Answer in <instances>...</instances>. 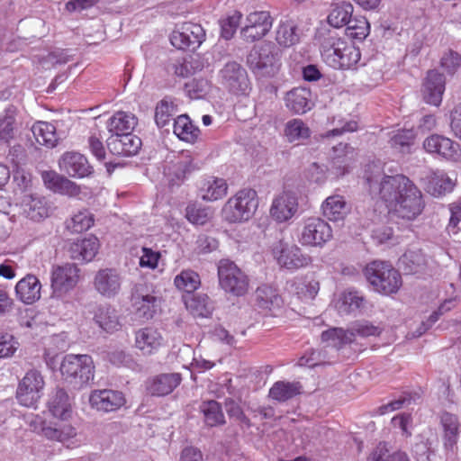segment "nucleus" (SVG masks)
Masks as SVG:
<instances>
[{
  "instance_id": "obj_23",
  "label": "nucleus",
  "mask_w": 461,
  "mask_h": 461,
  "mask_svg": "<svg viewBox=\"0 0 461 461\" xmlns=\"http://www.w3.org/2000/svg\"><path fill=\"white\" fill-rule=\"evenodd\" d=\"M59 167L72 177H85L92 173L86 158L78 152H66L59 160Z\"/></svg>"
},
{
  "instance_id": "obj_8",
  "label": "nucleus",
  "mask_w": 461,
  "mask_h": 461,
  "mask_svg": "<svg viewBox=\"0 0 461 461\" xmlns=\"http://www.w3.org/2000/svg\"><path fill=\"white\" fill-rule=\"evenodd\" d=\"M218 278L221 288L233 296H243L249 291L248 276L229 259H222L219 262Z\"/></svg>"
},
{
  "instance_id": "obj_40",
  "label": "nucleus",
  "mask_w": 461,
  "mask_h": 461,
  "mask_svg": "<svg viewBox=\"0 0 461 461\" xmlns=\"http://www.w3.org/2000/svg\"><path fill=\"white\" fill-rule=\"evenodd\" d=\"M354 12V6L349 2H339L331 5L328 15V23L334 28L347 26Z\"/></svg>"
},
{
  "instance_id": "obj_41",
  "label": "nucleus",
  "mask_w": 461,
  "mask_h": 461,
  "mask_svg": "<svg viewBox=\"0 0 461 461\" xmlns=\"http://www.w3.org/2000/svg\"><path fill=\"white\" fill-rule=\"evenodd\" d=\"M299 382L277 381L269 390V397L277 402H286L301 393Z\"/></svg>"
},
{
  "instance_id": "obj_29",
  "label": "nucleus",
  "mask_w": 461,
  "mask_h": 461,
  "mask_svg": "<svg viewBox=\"0 0 461 461\" xmlns=\"http://www.w3.org/2000/svg\"><path fill=\"white\" fill-rule=\"evenodd\" d=\"M199 192L203 200L214 202L226 196L228 184L223 178L210 176L201 181Z\"/></svg>"
},
{
  "instance_id": "obj_33",
  "label": "nucleus",
  "mask_w": 461,
  "mask_h": 461,
  "mask_svg": "<svg viewBox=\"0 0 461 461\" xmlns=\"http://www.w3.org/2000/svg\"><path fill=\"white\" fill-rule=\"evenodd\" d=\"M354 161L355 150L349 145L339 143L333 148L331 170L336 176H344L348 173Z\"/></svg>"
},
{
  "instance_id": "obj_25",
  "label": "nucleus",
  "mask_w": 461,
  "mask_h": 461,
  "mask_svg": "<svg viewBox=\"0 0 461 461\" xmlns=\"http://www.w3.org/2000/svg\"><path fill=\"white\" fill-rule=\"evenodd\" d=\"M41 284L36 276L28 274L17 282L15 294L17 298L25 304H32L40 300Z\"/></svg>"
},
{
  "instance_id": "obj_17",
  "label": "nucleus",
  "mask_w": 461,
  "mask_h": 461,
  "mask_svg": "<svg viewBox=\"0 0 461 461\" xmlns=\"http://www.w3.org/2000/svg\"><path fill=\"white\" fill-rule=\"evenodd\" d=\"M205 32L200 24L184 23L176 25L170 36L172 45L179 50H195L204 41Z\"/></svg>"
},
{
  "instance_id": "obj_27",
  "label": "nucleus",
  "mask_w": 461,
  "mask_h": 461,
  "mask_svg": "<svg viewBox=\"0 0 461 461\" xmlns=\"http://www.w3.org/2000/svg\"><path fill=\"white\" fill-rule=\"evenodd\" d=\"M41 178L45 186L55 193L69 196H76L79 194V187L76 183L55 171H43Z\"/></svg>"
},
{
  "instance_id": "obj_51",
  "label": "nucleus",
  "mask_w": 461,
  "mask_h": 461,
  "mask_svg": "<svg viewBox=\"0 0 461 461\" xmlns=\"http://www.w3.org/2000/svg\"><path fill=\"white\" fill-rule=\"evenodd\" d=\"M16 126L15 108L10 106L5 110V114L0 117V140L8 142L14 137Z\"/></svg>"
},
{
  "instance_id": "obj_18",
  "label": "nucleus",
  "mask_w": 461,
  "mask_h": 461,
  "mask_svg": "<svg viewBox=\"0 0 461 461\" xmlns=\"http://www.w3.org/2000/svg\"><path fill=\"white\" fill-rule=\"evenodd\" d=\"M122 276L114 268L99 270L94 278V287L102 296L113 298L122 289Z\"/></svg>"
},
{
  "instance_id": "obj_60",
  "label": "nucleus",
  "mask_w": 461,
  "mask_h": 461,
  "mask_svg": "<svg viewBox=\"0 0 461 461\" xmlns=\"http://www.w3.org/2000/svg\"><path fill=\"white\" fill-rule=\"evenodd\" d=\"M387 450L381 444L372 452L367 461H410L407 455L402 452H396L386 456Z\"/></svg>"
},
{
  "instance_id": "obj_61",
  "label": "nucleus",
  "mask_w": 461,
  "mask_h": 461,
  "mask_svg": "<svg viewBox=\"0 0 461 461\" xmlns=\"http://www.w3.org/2000/svg\"><path fill=\"white\" fill-rule=\"evenodd\" d=\"M185 217L191 223L195 225H203L209 219L207 210L195 204H190L186 207Z\"/></svg>"
},
{
  "instance_id": "obj_6",
  "label": "nucleus",
  "mask_w": 461,
  "mask_h": 461,
  "mask_svg": "<svg viewBox=\"0 0 461 461\" xmlns=\"http://www.w3.org/2000/svg\"><path fill=\"white\" fill-rule=\"evenodd\" d=\"M365 276L373 289L384 295L398 292L402 286L400 273L388 262L375 260L365 268Z\"/></svg>"
},
{
  "instance_id": "obj_13",
  "label": "nucleus",
  "mask_w": 461,
  "mask_h": 461,
  "mask_svg": "<svg viewBox=\"0 0 461 461\" xmlns=\"http://www.w3.org/2000/svg\"><path fill=\"white\" fill-rule=\"evenodd\" d=\"M272 255L278 265L288 270L305 267L312 263V258L304 254L296 245H289L279 240L272 246Z\"/></svg>"
},
{
  "instance_id": "obj_55",
  "label": "nucleus",
  "mask_w": 461,
  "mask_h": 461,
  "mask_svg": "<svg viewBox=\"0 0 461 461\" xmlns=\"http://www.w3.org/2000/svg\"><path fill=\"white\" fill-rule=\"evenodd\" d=\"M414 140V133L411 130H398L389 140L392 149L397 152L405 153L410 149Z\"/></svg>"
},
{
  "instance_id": "obj_59",
  "label": "nucleus",
  "mask_w": 461,
  "mask_h": 461,
  "mask_svg": "<svg viewBox=\"0 0 461 461\" xmlns=\"http://www.w3.org/2000/svg\"><path fill=\"white\" fill-rule=\"evenodd\" d=\"M326 363V354L322 350L312 349L306 352L299 360L300 366L315 367Z\"/></svg>"
},
{
  "instance_id": "obj_10",
  "label": "nucleus",
  "mask_w": 461,
  "mask_h": 461,
  "mask_svg": "<svg viewBox=\"0 0 461 461\" xmlns=\"http://www.w3.org/2000/svg\"><path fill=\"white\" fill-rule=\"evenodd\" d=\"M331 238L330 225L320 217L305 219L298 234V241L304 247H322Z\"/></svg>"
},
{
  "instance_id": "obj_19",
  "label": "nucleus",
  "mask_w": 461,
  "mask_h": 461,
  "mask_svg": "<svg viewBox=\"0 0 461 461\" xmlns=\"http://www.w3.org/2000/svg\"><path fill=\"white\" fill-rule=\"evenodd\" d=\"M89 402L92 407L97 411L110 412L123 406L126 400L122 392L104 389L92 392Z\"/></svg>"
},
{
  "instance_id": "obj_39",
  "label": "nucleus",
  "mask_w": 461,
  "mask_h": 461,
  "mask_svg": "<svg viewBox=\"0 0 461 461\" xmlns=\"http://www.w3.org/2000/svg\"><path fill=\"white\" fill-rule=\"evenodd\" d=\"M454 188V182L443 171H434L428 176L426 189L433 196H441L450 193Z\"/></svg>"
},
{
  "instance_id": "obj_7",
  "label": "nucleus",
  "mask_w": 461,
  "mask_h": 461,
  "mask_svg": "<svg viewBox=\"0 0 461 461\" xmlns=\"http://www.w3.org/2000/svg\"><path fill=\"white\" fill-rule=\"evenodd\" d=\"M94 362L88 355H67L60 365L63 378L75 388L94 379Z\"/></svg>"
},
{
  "instance_id": "obj_2",
  "label": "nucleus",
  "mask_w": 461,
  "mask_h": 461,
  "mask_svg": "<svg viewBox=\"0 0 461 461\" xmlns=\"http://www.w3.org/2000/svg\"><path fill=\"white\" fill-rule=\"evenodd\" d=\"M46 407L49 413L59 421H47L39 414H30L25 419L31 429L55 441L73 438L76 435V429L68 422L73 413L72 402L68 393L63 389L50 393Z\"/></svg>"
},
{
  "instance_id": "obj_24",
  "label": "nucleus",
  "mask_w": 461,
  "mask_h": 461,
  "mask_svg": "<svg viewBox=\"0 0 461 461\" xmlns=\"http://www.w3.org/2000/svg\"><path fill=\"white\" fill-rule=\"evenodd\" d=\"M198 167L194 164L192 157L187 153H181L170 162L165 170L169 182L177 185L182 182L187 175Z\"/></svg>"
},
{
  "instance_id": "obj_12",
  "label": "nucleus",
  "mask_w": 461,
  "mask_h": 461,
  "mask_svg": "<svg viewBox=\"0 0 461 461\" xmlns=\"http://www.w3.org/2000/svg\"><path fill=\"white\" fill-rule=\"evenodd\" d=\"M45 383L41 374L32 369L28 371L19 383L16 398L20 404L36 408V405L42 395Z\"/></svg>"
},
{
  "instance_id": "obj_48",
  "label": "nucleus",
  "mask_w": 461,
  "mask_h": 461,
  "mask_svg": "<svg viewBox=\"0 0 461 461\" xmlns=\"http://www.w3.org/2000/svg\"><path fill=\"white\" fill-rule=\"evenodd\" d=\"M200 411L203 414V420L207 426L214 427L225 423V417L218 402L214 400L203 402Z\"/></svg>"
},
{
  "instance_id": "obj_30",
  "label": "nucleus",
  "mask_w": 461,
  "mask_h": 461,
  "mask_svg": "<svg viewBox=\"0 0 461 461\" xmlns=\"http://www.w3.org/2000/svg\"><path fill=\"white\" fill-rule=\"evenodd\" d=\"M138 123L137 117L130 112L118 111L106 122V129L111 135L132 132Z\"/></svg>"
},
{
  "instance_id": "obj_31",
  "label": "nucleus",
  "mask_w": 461,
  "mask_h": 461,
  "mask_svg": "<svg viewBox=\"0 0 461 461\" xmlns=\"http://www.w3.org/2000/svg\"><path fill=\"white\" fill-rule=\"evenodd\" d=\"M285 103L293 113L303 114L312 107L311 91L304 87L294 88L286 93Z\"/></svg>"
},
{
  "instance_id": "obj_56",
  "label": "nucleus",
  "mask_w": 461,
  "mask_h": 461,
  "mask_svg": "<svg viewBox=\"0 0 461 461\" xmlns=\"http://www.w3.org/2000/svg\"><path fill=\"white\" fill-rule=\"evenodd\" d=\"M175 113L174 103L167 98L162 99L156 106L155 122L158 127L167 125Z\"/></svg>"
},
{
  "instance_id": "obj_26",
  "label": "nucleus",
  "mask_w": 461,
  "mask_h": 461,
  "mask_svg": "<svg viewBox=\"0 0 461 461\" xmlns=\"http://www.w3.org/2000/svg\"><path fill=\"white\" fill-rule=\"evenodd\" d=\"M444 89L445 80L443 75L435 70L429 71L423 85V98L425 102L435 106L439 105Z\"/></svg>"
},
{
  "instance_id": "obj_35",
  "label": "nucleus",
  "mask_w": 461,
  "mask_h": 461,
  "mask_svg": "<svg viewBox=\"0 0 461 461\" xmlns=\"http://www.w3.org/2000/svg\"><path fill=\"white\" fill-rule=\"evenodd\" d=\"M181 380V375L178 373L160 374L151 379L148 390L152 395H167L179 385Z\"/></svg>"
},
{
  "instance_id": "obj_15",
  "label": "nucleus",
  "mask_w": 461,
  "mask_h": 461,
  "mask_svg": "<svg viewBox=\"0 0 461 461\" xmlns=\"http://www.w3.org/2000/svg\"><path fill=\"white\" fill-rule=\"evenodd\" d=\"M299 196L294 190L285 189L276 194L269 209L271 218L278 223L291 220L298 212Z\"/></svg>"
},
{
  "instance_id": "obj_43",
  "label": "nucleus",
  "mask_w": 461,
  "mask_h": 461,
  "mask_svg": "<svg viewBox=\"0 0 461 461\" xmlns=\"http://www.w3.org/2000/svg\"><path fill=\"white\" fill-rule=\"evenodd\" d=\"M284 135L290 143H301L311 136V130L301 119L288 121L284 129Z\"/></svg>"
},
{
  "instance_id": "obj_52",
  "label": "nucleus",
  "mask_w": 461,
  "mask_h": 461,
  "mask_svg": "<svg viewBox=\"0 0 461 461\" xmlns=\"http://www.w3.org/2000/svg\"><path fill=\"white\" fill-rule=\"evenodd\" d=\"M353 333L341 328H334L321 333L322 341H326L333 348H339L343 344L353 341Z\"/></svg>"
},
{
  "instance_id": "obj_11",
  "label": "nucleus",
  "mask_w": 461,
  "mask_h": 461,
  "mask_svg": "<svg viewBox=\"0 0 461 461\" xmlns=\"http://www.w3.org/2000/svg\"><path fill=\"white\" fill-rule=\"evenodd\" d=\"M131 303L134 314L142 321L151 320L159 309V299L147 284L134 285Z\"/></svg>"
},
{
  "instance_id": "obj_32",
  "label": "nucleus",
  "mask_w": 461,
  "mask_h": 461,
  "mask_svg": "<svg viewBox=\"0 0 461 461\" xmlns=\"http://www.w3.org/2000/svg\"><path fill=\"white\" fill-rule=\"evenodd\" d=\"M366 303V298L360 292L348 289L339 294L335 307L341 315H345L361 311Z\"/></svg>"
},
{
  "instance_id": "obj_3",
  "label": "nucleus",
  "mask_w": 461,
  "mask_h": 461,
  "mask_svg": "<svg viewBox=\"0 0 461 461\" xmlns=\"http://www.w3.org/2000/svg\"><path fill=\"white\" fill-rule=\"evenodd\" d=\"M321 54L323 61L335 69H349L361 58L358 48L334 32H330L321 41Z\"/></svg>"
},
{
  "instance_id": "obj_1",
  "label": "nucleus",
  "mask_w": 461,
  "mask_h": 461,
  "mask_svg": "<svg viewBox=\"0 0 461 461\" xmlns=\"http://www.w3.org/2000/svg\"><path fill=\"white\" fill-rule=\"evenodd\" d=\"M364 178L372 195H378L397 217L414 221L425 207L423 194L406 176H387L380 160L366 166Z\"/></svg>"
},
{
  "instance_id": "obj_34",
  "label": "nucleus",
  "mask_w": 461,
  "mask_h": 461,
  "mask_svg": "<svg viewBox=\"0 0 461 461\" xmlns=\"http://www.w3.org/2000/svg\"><path fill=\"white\" fill-rule=\"evenodd\" d=\"M94 320L103 330L108 333L115 332L122 326L118 311L111 305L99 306L95 312Z\"/></svg>"
},
{
  "instance_id": "obj_58",
  "label": "nucleus",
  "mask_w": 461,
  "mask_h": 461,
  "mask_svg": "<svg viewBox=\"0 0 461 461\" xmlns=\"http://www.w3.org/2000/svg\"><path fill=\"white\" fill-rule=\"evenodd\" d=\"M241 17L242 14L240 12L235 11L232 14L221 21V27L222 38L230 40L233 37L240 23Z\"/></svg>"
},
{
  "instance_id": "obj_16",
  "label": "nucleus",
  "mask_w": 461,
  "mask_h": 461,
  "mask_svg": "<svg viewBox=\"0 0 461 461\" xmlns=\"http://www.w3.org/2000/svg\"><path fill=\"white\" fill-rule=\"evenodd\" d=\"M273 22L267 11L251 12L246 17V24L240 30V36L247 42L259 41L270 32Z\"/></svg>"
},
{
  "instance_id": "obj_5",
  "label": "nucleus",
  "mask_w": 461,
  "mask_h": 461,
  "mask_svg": "<svg viewBox=\"0 0 461 461\" xmlns=\"http://www.w3.org/2000/svg\"><path fill=\"white\" fill-rule=\"evenodd\" d=\"M281 50L272 41L255 46L248 58L253 73L258 77H273L281 68Z\"/></svg>"
},
{
  "instance_id": "obj_57",
  "label": "nucleus",
  "mask_w": 461,
  "mask_h": 461,
  "mask_svg": "<svg viewBox=\"0 0 461 461\" xmlns=\"http://www.w3.org/2000/svg\"><path fill=\"white\" fill-rule=\"evenodd\" d=\"M348 332L353 333V340L356 336L359 337H369V336H379L382 329L378 326H375L366 321H357L355 322L350 329L348 330Z\"/></svg>"
},
{
  "instance_id": "obj_49",
  "label": "nucleus",
  "mask_w": 461,
  "mask_h": 461,
  "mask_svg": "<svg viewBox=\"0 0 461 461\" xmlns=\"http://www.w3.org/2000/svg\"><path fill=\"white\" fill-rule=\"evenodd\" d=\"M444 430L446 445L452 447L457 440L460 423L458 418L452 413L444 412L440 418Z\"/></svg>"
},
{
  "instance_id": "obj_28",
  "label": "nucleus",
  "mask_w": 461,
  "mask_h": 461,
  "mask_svg": "<svg viewBox=\"0 0 461 461\" xmlns=\"http://www.w3.org/2000/svg\"><path fill=\"white\" fill-rule=\"evenodd\" d=\"M99 249V240L95 236L77 240L69 248L70 258L81 262H90L94 259Z\"/></svg>"
},
{
  "instance_id": "obj_4",
  "label": "nucleus",
  "mask_w": 461,
  "mask_h": 461,
  "mask_svg": "<svg viewBox=\"0 0 461 461\" xmlns=\"http://www.w3.org/2000/svg\"><path fill=\"white\" fill-rule=\"evenodd\" d=\"M258 207L257 192L250 188H245L228 199L222 207L221 213L224 221L230 223H242L254 216Z\"/></svg>"
},
{
  "instance_id": "obj_37",
  "label": "nucleus",
  "mask_w": 461,
  "mask_h": 461,
  "mask_svg": "<svg viewBox=\"0 0 461 461\" xmlns=\"http://www.w3.org/2000/svg\"><path fill=\"white\" fill-rule=\"evenodd\" d=\"M348 211L349 208L345 198L339 194L330 195L321 203L323 216L331 221L344 220Z\"/></svg>"
},
{
  "instance_id": "obj_9",
  "label": "nucleus",
  "mask_w": 461,
  "mask_h": 461,
  "mask_svg": "<svg viewBox=\"0 0 461 461\" xmlns=\"http://www.w3.org/2000/svg\"><path fill=\"white\" fill-rule=\"evenodd\" d=\"M218 84L229 93L246 95L250 89V83L246 69L237 61H228L218 71Z\"/></svg>"
},
{
  "instance_id": "obj_14",
  "label": "nucleus",
  "mask_w": 461,
  "mask_h": 461,
  "mask_svg": "<svg viewBox=\"0 0 461 461\" xmlns=\"http://www.w3.org/2000/svg\"><path fill=\"white\" fill-rule=\"evenodd\" d=\"M80 269L76 264L65 263L52 267L50 287L56 296H61L76 287L79 281Z\"/></svg>"
},
{
  "instance_id": "obj_42",
  "label": "nucleus",
  "mask_w": 461,
  "mask_h": 461,
  "mask_svg": "<svg viewBox=\"0 0 461 461\" xmlns=\"http://www.w3.org/2000/svg\"><path fill=\"white\" fill-rule=\"evenodd\" d=\"M32 131L38 143L53 148L58 142L56 127L47 122H38L32 127Z\"/></svg>"
},
{
  "instance_id": "obj_36",
  "label": "nucleus",
  "mask_w": 461,
  "mask_h": 461,
  "mask_svg": "<svg viewBox=\"0 0 461 461\" xmlns=\"http://www.w3.org/2000/svg\"><path fill=\"white\" fill-rule=\"evenodd\" d=\"M301 31L294 21H281L276 29V41L282 48H291L300 42Z\"/></svg>"
},
{
  "instance_id": "obj_46",
  "label": "nucleus",
  "mask_w": 461,
  "mask_h": 461,
  "mask_svg": "<svg viewBox=\"0 0 461 461\" xmlns=\"http://www.w3.org/2000/svg\"><path fill=\"white\" fill-rule=\"evenodd\" d=\"M174 133L182 140L194 142L200 133L187 115H180L174 122Z\"/></svg>"
},
{
  "instance_id": "obj_21",
  "label": "nucleus",
  "mask_w": 461,
  "mask_h": 461,
  "mask_svg": "<svg viewBox=\"0 0 461 461\" xmlns=\"http://www.w3.org/2000/svg\"><path fill=\"white\" fill-rule=\"evenodd\" d=\"M423 147L429 153H436L449 160H456L460 156V148L457 143L438 134L428 137L423 142Z\"/></svg>"
},
{
  "instance_id": "obj_45",
  "label": "nucleus",
  "mask_w": 461,
  "mask_h": 461,
  "mask_svg": "<svg viewBox=\"0 0 461 461\" xmlns=\"http://www.w3.org/2000/svg\"><path fill=\"white\" fill-rule=\"evenodd\" d=\"M426 264L427 259L420 249H410L400 258L401 267L406 274H416L423 270Z\"/></svg>"
},
{
  "instance_id": "obj_53",
  "label": "nucleus",
  "mask_w": 461,
  "mask_h": 461,
  "mask_svg": "<svg viewBox=\"0 0 461 461\" xmlns=\"http://www.w3.org/2000/svg\"><path fill=\"white\" fill-rule=\"evenodd\" d=\"M370 32V25L364 16H352L347 24V33L357 40L366 39Z\"/></svg>"
},
{
  "instance_id": "obj_54",
  "label": "nucleus",
  "mask_w": 461,
  "mask_h": 461,
  "mask_svg": "<svg viewBox=\"0 0 461 461\" xmlns=\"http://www.w3.org/2000/svg\"><path fill=\"white\" fill-rule=\"evenodd\" d=\"M94 224V216L87 210H80L71 217L68 228L76 233L86 231Z\"/></svg>"
},
{
  "instance_id": "obj_20",
  "label": "nucleus",
  "mask_w": 461,
  "mask_h": 461,
  "mask_svg": "<svg viewBox=\"0 0 461 461\" xmlns=\"http://www.w3.org/2000/svg\"><path fill=\"white\" fill-rule=\"evenodd\" d=\"M109 151L117 156L136 155L141 148V140L132 132L122 135H110L106 140Z\"/></svg>"
},
{
  "instance_id": "obj_38",
  "label": "nucleus",
  "mask_w": 461,
  "mask_h": 461,
  "mask_svg": "<svg viewBox=\"0 0 461 461\" xmlns=\"http://www.w3.org/2000/svg\"><path fill=\"white\" fill-rule=\"evenodd\" d=\"M184 300L186 309L194 316L208 317L213 310L212 303L207 294H191L190 295H185Z\"/></svg>"
},
{
  "instance_id": "obj_63",
  "label": "nucleus",
  "mask_w": 461,
  "mask_h": 461,
  "mask_svg": "<svg viewBox=\"0 0 461 461\" xmlns=\"http://www.w3.org/2000/svg\"><path fill=\"white\" fill-rule=\"evenodd\" d=\"M18 348V342L9 333L0 334V358L12 357Z\"/></svg>"
},
{
  "instance_id": "obj_22",
  "label": "nucleus",
  "mask_w": 461,
  "mask_h": 461,
  "mask_svg": "<svg viewBox=\"0 0 461 461\" xmlns=\"http://www.w3.org/2000/svg\"><path fill=\"white\" fill-rule=\"evenodd\" d=\"M164 343L161 332L153 327L139 329L135 332V346L143 355L156 353Z\"/></svg>"
},
{
  "instance_id": "obj_64",
  "label": "nucleus",
  "mask_w": 461,
  "mask_h": 461,
  "mask_svg": "<svg viewBox=\"0 0 461 461\" xmlns=\"http://www.w3.org/2000/svg\"><path fill=\"white\" fill-rule=\"evenodd\" d=\"M450 218L447 226V230L449 234L456 235L460 231L458 226L461 221V201L453 203L449 205Z\"/></svg>"
},
{
  "instance_id": "obj_62",
  "label": "nucleus",
  "mask_w": 461,
  "mask_h": 461,
  "mask_svg": "<svg viewBox=\"0 0 461 461\" xmlns=\"http://www.w3.org/2000/svg\"><path fill=\"white\" fill-rule=\"evenodd\" d=\"M411 397L409 394L401 395L398 399L378 407L375 411V415H384L386 413L402 409L411 403Z\"/></svg>"
},
{
  "instance_id": "obj_47",
  "label": "nucleus",
  "mask_w": 461,
  "mask_h": 461,
  "mask_svg": "<svg viewBox=\"0 0 461 461\" xmlns=\"http://www.w3.org/2000/svg\"><path fill=\"white\" fill-rule=\"evenodd\" d=\"M175 286L190 295L201 285V278L197 272L192 269H183L174 278Z\"/></svg>"
},
{
  "instance_id": "obj_44",
  "label": "nucleus",
  "mask_w": 461,
  "mask_h": 461,
  "mask_svg": "<svg viewBox=\"0 0 461 461\" xmlns=\"http://www.w3.org/2000/svg\"><path fill=\"white\" fill-rule=\"evenodd\" d=\"M24 212L28 218L39 221L49 215L50 206L43 196L32 194L25 202Z\"/></svg>"
},
{
  "instance_id": "obj_50",
  "label": "nucleus",
  "mask_w": 461,
  "mask_h": 461,
  "mask_svg": "<svg viewBox=\"0 0 461 461\" xmlns=\"http://www.w3.org/2000/svg\"><path fill=\"white\" fill-rule=\"evenodd\" d=\"M256 297L258 304L262 309H269L278 307L281 298L276 291L269 285H262L257 289Z\"/></svg>"
}]
</instances>
